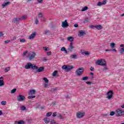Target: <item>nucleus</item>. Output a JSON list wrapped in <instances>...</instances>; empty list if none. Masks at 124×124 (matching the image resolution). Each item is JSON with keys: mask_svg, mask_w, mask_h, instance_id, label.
<instances>
[{"mask_svg": "<svg viewBox=\"0 0 124 124\" xmlns=\"http://www.w3.org/2000/svg\"><path fill=\"white\" fill-rule=\"evenodd\" d=\"M24 68L25 69H32V70H34L36 68V65L32 64L31 62H28L25 65Z\"/></svg>", "mask_w": 124, "mask_h": 124, "instance_id": "nucleus-1", "label": "nucleus"}, {"mask_svg": "<svg viewBox=\"0 0 124 124\" xmlns=\"http://www.w3.org/2000/svg\"><path fill=\"white\" fill-rule=\"evenodd\" d=\"M36 56V53L33 52H30L28 53V56L27 57L29 61H32L35 59V56Z\"/></svg>", "mask_w": 124, "mask_h": 124, "instance_id": "nucleus-2", "label": "nucleus"}, {"mask_svg": "<svg viewBox=\"0 0 124 124\" xmlns=\"http://www.w3.org/2000/svg\"><path fill=\"white\" fill-rule=\"evenodd\" d=\"M95 64L101 66H105L106 65V61L104 59H99L96 61Z\"/></svg>", "mask_w": 124, "mask_h": 124, "instance_id": "nucleus-3", "label": "nucleus"}, {"mask_svg": "<svg viewBox=\"0 0 124 124\" xmlns=\"http://www.w3.org/2000/svg\"><path fill=\"white\" fill-rule=\"evenodd\" d=\"M124 115V110L121 108H118L116 110V116L117 117H122Z\"/></svg>", "mask_w": 124, "mask_h": 124, "instance_id": "nucleus-4", "label": "nucleus"}, {"mask_svg": "<svg viewBox=\"0 0 124 124\" xmlns=\"http://www.w3.org/2000/svg\"><path fill=\"white\" fill-rule=\"evenodd\" d=\"M85 114L83 111H79L77 113L76 117L78 119H82L85 117Z\"/></svg>", "mask_w": 124, "mask_h": 124, "instance_id": "nucleus-5", "label": "nucleus"}, {"mask_svg": "<svg viewBox=\"0 0 124 124\" xmlns=\"http://www.w3.org/2000/svg\"><path fill=\"white\" fill-rule=\"evenodd\" d=\"M83 72H84V68L83 67L78 68L76 71V73H77L78 76H80V75H82L83 74Z\"/></svg>", "mask_w": 124, "mask_h": 124, "instance_id": "nucleus-6", "label": "nucleus"}, {"mask_svg": "<svg viewBox=\"0 0 124 124\" xmlns=\"http://www.w3.org/2000/svg\"><path fill=\"white\" fill-rule=\"evenodd\" d=\"M113 91H109L108 92H107V98L108 99H111V98H112V97H113Z\"/></svg>", "mask_w": 124, "mask_h": 124, "instance_id": "nucleus-7", "label": "nucleus"}, {"mask_svg": "<svg viewBox=\"0 0 124 124\" xmlns=\"http://www.w3.org/2000/svg\"><path fill=\"white\" fill-rule=\"evenodd\" d=\"M36 34H37V32L34 31L33 32L29 37V39L30 40H33L34 39V37L36 36Z\"/></svg>", "mask_w": 124, "mask_h": 124, "instance_id": "nucleus-8", "label": "nucleus"}, {"mask_svg": "<svg viewBox=\"0 0 124 124\" xmlns=\"http://www.w3.org/2000/svg\"><path fill=\"white\" fill-rule=\"evenodd\" d=\"M25 97L24 95H19L17 96V101L21 102V101H24L25 100Z\"/></svg>", "mask_w": 124, "mask_h": 124, "instance_id": "nucleus-9", "label": "nucleus"}, {"mask_svg": "<svg viewBox=\"0 0 124 124\" xmlns=\"http://www.w3.org/2000/svg\"><path fill=\"white\" fill-rule=\"evenodd\" d=\"M69 25L68 23H67V20H65L64 21L62 22V28H67Z\"/></svg>", "mask_w": 124, "mask_h": 124, "instance_id": "nucleus-10", "label": "nucleus"}, {"mask_svg": "<svg viewBox=\"0 0 124 124\" xmlns=\"http://www.w3.org/2000/svg\"><path fill=\"white\" fill-rule=\"evenodd\" d=\"M34 70H36V72H43V71H44V67H40L38 68V67L36 66V68L34 69Z\"/></svg>", "mask_w": 124, "mask_h": 124, "instance_id": "nucleus-11", "label": "nucleus"}, {"mask_svg": "<svg viewBox=\"0 0 124 124\" xmlns=\"http://www.w3.org/2000/svg\"><path fill=\"white\" fill-rule=\"evenodd\" d=\"M11 3L9 1H7L6 2H5V3H3L2 5H1V7L3 8H4L5 7H6L7 6H8V5H10V4H11Z\"/></svg>", "mask_w": 124, "mask_h": 124, "instance_id": "nucleus-12", "label": "nucleus"}, {"mask_svg": "<svg viewBox=\"0 0 124 124\" xmlns=\"http://www.w3.org/2000/svg\"><path fill=\"white\" fill-rule=\"evenodd\" d=\"M74 49V46H73V44H72V43H71L68 48V51H70V52H72Z\"/></svg>", "mask_w": 124, "mask_h": 124, "instance_id": "nucleus-13", "label": "nucleus"}, {"mask_svg": "<svg viewBox=\"0 0 124 124\" xmlns=\"http://www.w3.org/2000/svg\"><path fill=\"white\" fill-rule=\"evenodd\" d=\"M57 118H60L61 119H64L65 117L64 116V114H61L58 113L57 114Z\"/></svg>", "mask_w": 124, "mask_h": 124, "instance_id": "nucleus-14", "label": "nucleus"}, {"mask_svg": "<svg viewBox=\"0 0 124 124\" xmlns=\"http://www.w3.org/2000/svg\"><path fill=\"white\" fill-rule=\"evenodd\" d=\"M106 4V0H104L103 2L99 1L97 4L98 6H101V5H104Z\"/></svg>", "mask_w": 124, "mask_h": 124, "instance_id": "nucleus-15", "label": "nucleus"}, {"mask_svg": "<svg viewBox=\"0 0 124 124\" xmlns=\"http://www.w3.org/2000/svg\"><path fill=\"white\" fill-rule=\"evenodd\" d=\"M86 34V32L84 31H79L78 35L79 36H83V35H85Z\"/></svg>", "mask_w": 124, "mask_h": 124, "instance_id": "nucleus-16", "label": "nucleus"}, {"mask_svg": "<svg viewBox=\"0 0 124 124\" xmlns=\"http://www.w3.org/2000/svg\"><path fill=\"white\" fill-rule=\"evenodd\" d=\"M20 20H22V18H16L13 20V21L14 23H18V22H20Z\"/></svg>", "mask_w": 124, "mask_h": 124, "instance_id": "nucleus-17", "label": "nucleus"}, {"mask_svg": "<svg viewBox=\"0 0 124 124\" xmlns=\"http://www.w3.org/2000/svg\"><path fill=\"white\" fill-rule=\"evenodd\" d=\"M29 94H30V95H32L33 94H35V90H30Z\"/></svg>", "mask_w": 124, "mask_h": 124, "instance_id": "nucleus-18", "label": "nucleus"}, {"mask_svg": "<svg viewBox=\"0 0 124 124\" xmlns=\"http://www.w3.org/2000/svg\"><path fill=\"white\" fill-rule=\"evenodd\" d=\"M95 29L98 30V31H100V30H102V26L99 25H95Z\"/></svg>", "mask_w": 124, "mask_h": 124, "instance_id": "nucleus-19", "label": "nucleus"}, {"mask_svg": "<svg viewBox=\"0 0 124 124\" xmlns=\"http://www.w3.org/2000/svg\"><path fill=\"white\" fill-rule=\"evenodd\" d=\"M20 110L21 111H27V110H28L27 109V108H26V107H25V106H21L20 107Z\"/></svg>", "mask_w": 124, "mask_h": 124, "instance_id": "nucleus-20", "label": "nucleus"}, {"mask_svg": "<svg viewBox=\"0 0 124 124\" xmlns=\"http://www.w3.org/2000/svg\"><path fill=\"white\" fill-rule=\"evenodd\" d=\"M61 51H62V52L64 51L65 54H67L68 53L67 50H66V49L64 47H62L61 49Z\"/></svg>", "mask_w": 124, "mask_h": 124, "instance_id": "nucleus-21", "label": "nucleus"}, {"mask_svg": "<svg viewBox=\"0 0 124 124\" xmlns=\"http://www.w3.org/2000/svg\"><path fill=\"white\" fill-rule=\"evenodd\" d=\"M71 59H73L74 60H75L77 59V55L76 54H72L71 55Z\"/></svg>", "mask_w": 124, "mask_h": 124, "instance_id": "nucleus-22", "label": "nucleus"}, {"mask_svg": "<svg viewBox=\"0 0 124 124\" xmlns=\"http://www.w3.org/2000/svg\"><path fill=\"white\" fill-rule=\"evenodd\" d=\"M71 69H73V66H67V72L71 70Z\"/></svg>", "mask_w": 124, "mask_h": 124, "instance_id": "nucleus-23", "label": "nucleus"}, {"mask_svg": "<svg viewBox=\"0 0 124 124\" xmlns=\"http://www.w3.org/2000/svg\"><path fill=\"white\" fill-rule=\"evenodd\" d=\"M44 121L46 124H48L50 122V119L45 118L44 119Z\"/></svg>", "mask_w": 124, "mask_h": 124, "instance_id": "nucleus-24", "label": "nucleus"}, {"mask_svg": "<svg viewBox=\"0 0 124 124\" xmlns=\"http://www.w3.org/2000/svg\"><path fill=\"white\" fill-rule=\"evenodd\" d=\"M4 86V81L3 80L0 79V87H3Z\"/></svg>", "mask_w": 124, "mask_h": 124, "instance_id": "nucleus-25", "label": "nucleus"}, {"mask_svg": "<svg viewBox=\"0 0 124 124\" xmlns=\"http://www.w3.org/2000/svg\"><path fill=\"white\" fill-rule=\"evenodd\" d=\"M120 53L121 54V55H123L124 53V47H121L120 49Z\"/></svg>", "mask_w": 124, "mask_h": 124, "instance_id": "nucleus-26", "label": "nucleus"}, {"mask_svg": "<svg viewBox=\"0 0 124 124\" xmlns=\"http://www.w3.org/2000/svg\"><path fill=\"white\" fill-rule=\"evenodd\" d=\"M73 39H74V38L73 37H69L67 38V40H68V41H73Z\"/></svg>", "mask_w": 124, "mask_h": 124, "instance_id": "nucleus-27", "label": "nucleus"}, {"mask_svg": "<svg viewBox=\"0 0 124 124\" xmlns=\"http://www.w3.org/2000/svg\"><path fill=\"white\" fill-rule=\"evenodd\" d=\"M10 70V67H6L4 69L5 72H8Z\"/></svg>", "mask_w": 124, "mask_h": 124, "instance_id": "nucleus-28", "label": "nucleus"}, {"mask_svg": "<svg viewBox=\"0 0 124 124\" xmlns=\"http://www.w3.org/2000/svg\"><path fill=\"white\" fill-rule=\"evenodd\" d=\"M62 69L65 70V71H66V72H67V66H66V65L62 66Z\"/></svg>", "mask_w": 124, "mask_h": 124, "instance_id": "nucleus-29", "label": "nucleus"}, {"mask_svg": "<svg viewBox=\"0 0 124 124\" xmlns=\"http://www.w3.org/2000/svg\"><path fill=\"white\" fill-rule=\"evenodd\" d=\"M89 79V77H83L81 79L82 81H87Z\"/></svg>", "mask_w": 124, "mask_h": 124, "instance_id": "nucleus-30", "label": "nucleus"}, {"mask_svg": "<svg viewBox=\"0 0 124 124\" xmlns=\"http://www.w3.org/2000/svg\"><path fill=\"white\" fill-rule=\"evenodd\" d=\"M39 23V21H38V18L37 17H36L35 19V24H36V25H38Z\"/></svg>", "mask_w": 124, "mask_h": 124, "instance_id": "nucleus-31", "label": "nucleus"}, {"mask_svg": "<svg viewBox=\"0 0 124 124\" xmlns=\"http://www.w3.org/2000/svg\"><path fill=\"white\" fill-rule=\"evenodd\" d=\"M58 74V71H55L53 73H52V76L53 77H56L57 76V74Z\"/></svg>", "mask_w": 124, "mask_h": 124, "instance_id": "nucleus-32", "label": "nucleus"}, {"mask_svg": "<svg viewBox=\"0 0 124 124\" xmlns=\"http://www.w3.org/2000/svg\"><path fill=\"white\" fill-rule=\"evenodd\" d=\"M110 46L111 48H115V46H116V44L114 43H111Z\"/></svg>", "mask_w": 124, "mask_h": 124, "instance_id": "nucleus-33", "label": "nucleus"}, {"mask_svg": "<svg viewBox=\"0 0 124 124\" xmlns=\"http://www.w3.org/2000/svg\"><path fill=\"white\" fill-rule=\"evenodd\" d=\"M43 80L45 82V83H48L49 80L47 79V78H43Z\"/></svg>", "mask_w": 124, "mask_h": 124, "instance_id": "nucleus-34", "label": "nucleus"}, {"mask_svg": "<svg viewBox=\"0 0 124 124\" xmlns=\"http://www.w3.org/2000/svg\"><path fill=\"white\" fill-rule=\"evenodd\" d=\"M108 68L106 66V65L105 66H104V68L103 69V71H107L108 70Z\"/></svg>", "mask_w": 124, "mask_h": 124, "instance_id": "nucleus-35", "label": "nucleus"}, {"mask_svg": "<svg viewBox=\"0 0 124 124\" xmlns=\"http://www.w3.org/2000/svg\"><path fill=\"white\" fill-rule=\"evenodd\" d=\"M114 115H116V110L115 111H111L110 112V114H109L110 116H114Z\"/></svg>", "mask_w": 124, "mask_h": 124, "instance_id": "nucleus-36", "label": "nucleus"}, {"mask_svg": "<svg viewBox=\"0 0 124 124\" xmlns=\"http://www.w3.org/2000/svg\"><path fill=\"white\" fill-rule=\"evenodd\" d=\"M27 18H28V17L26 15L22 16L21 17H20V18L21 19H22V20H26V19H27Z\"/></svg>", "mask_w": 124, "mask_h": 124, "instance_id": "nucleus-37", "label": "nucleus"}, {"mask_svg": "<svg viewBox=\"0 0 124 124\" xmlns=\"http://www.w3.org/2000/svg\"><path fill=\"white\" fill-rule=\"evenodd\" d=\"M16 91H17V89L16 88H15L11 91V93H14L16 92Z\"/></svg>", "mask_w": 124, "mask_h": 124, "instance_id": "nucleus-38", "label": "nucleus"}, {"mask_svg": "<svg viewBox=\"0 0 124 124\" xmlns=\"http://www.w3.org/2000/svg\"><path fill=\"white\" fill-rule=\"evenodd\" d=\"M1 105H3V106H5V105H6V101H2L1 102Z\"/></svg>", "mask_w": 124, "mask_h": 124, "instance_id": "nucleus-39", "label": "nucleus"}, {"mask_svg": "<svg viewBox=\"0 0 124 124\" xmlns=\"http://www.w3.org/2000/svg\"><path fill=\"white\" fill-rule=\"evenodd\" d=\"M43 49L46 51V52H47V51H49L50 50V48L49 47H44Z\"/></svg>", "mask_w": 124, "mask_h": 124, "instance_id": "nucleus-40", "label": "nucleus"}, {"mask_svg": "<svg viewBox=\"0 0 124 124\" xmlns=\"http://www.w3.org/2000/svg\"><path fill=\"white\" fill-rule=\"evenodd\" d=\"M28 54V51H25L22 54V57H26Z\"/></svg>", "mask_w": 124, "mask_h": 124, "instance_id": "nucleus-41", "label": "nucleus"}, {"mask_svg": "<svg viewBox=\"0 0 124 124\" xmlns=\"http://www.w3.org/2000/svg\"><path fill=\"white\" fill-rule=\"evenodd\" d=\"M52 115V112H49L46 114V117H50Z\"/></svg>", "mask_w": 124, "mask_h": 124, "instance_id": "nucleus-42", "label": "nucleus"}, {"mask_svg": "<svg viewBox=\"0 0 124 124\" xmlns=\"http://www.w3.org/2000/svg\"><path fill=\"white\" fill-rule=\"evenodd\" d=\"M86 10H88V6L84 7L82 10L81 11H86Z\"/></svg>", "mask_w": 124, "mask_h": 124, "instance_id": "nucleus-43", "label": "nucleus"}, {"mask_svg": "<svg viewBox=\"0 0 124 124\" xmlns=\"http://www.w3.org/2000/svg\"><path fill=\"white\" fill-rule=\"evenodd\" d=\"M20 42H22V43H25L26 42V39H21L20 40Z\"/></svg>", "mask_w": 124, "mask_h": 124, "instance_id": "nucleus-44", "label": "nucleus"}, {"mask_svg": "<svg viewBox=\"0 0 124 124\" xmlns=\"http://www.w3.org/2000/svg\"><path fill=\"white\" fill-rule=\"evenodd\" d=\"M46 54L47 56H51V55H52V52L51 51H47L46 52Z\"/></svg>", "mask_w": 124, "mask_h": 124, "instance_id": "nucleus-45", "label": "nucleus"}, {"mask_svg": "<svg viewBox=\"0 0 124 124\" xmlns=\"http://www.w3.org/2000/svg\"><path fill=\"white\" fill-rule=\"evenodd\" d=\"M89 28H90V29H95V25H90Z\"/></svg>", "mask_w": 124, "mask_h": 124, "instance_id": "nucleus-46", "label": "nucleus"}, {"mask_svg": "<svg viewBox=\"0 0 124 124\" xmlns=\"http://www.w3.org/2000/svg\"><path fill=\"white\" fill-rule=\"evenodd\" d=\"M57 112H55L52 114V117H56V116H57Z\"/></svg>", "mask_w": 124, "mask_h": 124, "instance_id": "nucleus-47", "label": "nucleus"}, {"mask_svg": "<svg viewBox=\"0 0 124 124\" xmlns=\"http://www.w3.org/2000/svg\"><path fill=\"white\" fill-rule=\"evenodd\" d=\"M35 98V96H29L28 98L29 99H31V98Z\"/></svg>", "mask_w": 124, "mask_h": 124, "instance_id": "nucleus-48", "label": "nucleus"}, {"mask_svg": "<svg viewBox=\"0 0 124 124\" xmlns=\"http://www.w3.org/2000/svg\"><path fill=\"white\" fill-rule=\"evenodd\" d=\"M43 15H42V13H39L38 14V16L37 17V18H41V17H42Z\"/></svg>", "mask_w": 124, "mask_h": 124, "instance_id": "nucleus-49", "label": "nucleus"}, {"mask_svg": "<svg viewBox=\"0 0 124 124\" xmlns=\"http://www.w3.org/2000/svg\"><path fill=\"white\" fill-rule=\"evenodd\" d=\"M51 124H56V121H55V120H53L50 122Z\"/></svg>", "mask_w": 124, "mask_h": 124, "instance_id": "nucleus-50", "label": "nucleus"}, {"mask_svg": "<svg viewBox=\"0 0 124 124\" xmlns=\"http://www.w3.org/2000/svg\"><path fill=\"white\" fill-rule=\"evenodd\" d=\"M18 124H25V122L23 121H18Z\"/></svg>", "mask_w": 124, "mask_h": 124, "instance_id": "nucleus-51", "label": "nucleus"}, {"mask_svg": "<svg viewBox=\"0 0 124 124\" xmlns=\"http://www.w3.org/2000/svg\"><path fill=\"white\" fill-rule=\"evenodd\" d=\"M48 86H49L48 83H45V84H44V87H45V88H47V87H48Z\"/></svg>", "mask_w": 124, "mask_h": 124, "instance_id": "nucleus-52", "label": "nucleus"}, {"mask_svg": "<svg viewBox=\"0 0 124 124\" xmlns=\"http://www.w3.org/2000/svg\"><path fill=\"white\" fill-rule=\"evenodd\" d=\"M48 32H49V31L46 30V31H44V33L45 34H47V33H48Z\"/></svg>", "mask_w": 124, "mask_h": 124, "instance_id": "nucleus-53", "label": "nucleus"}, {"mask_svg": "<svg viewBox=\"0 0 124 124\" xmlns=\"http://www.w3.org/2000/svg\"><path fill=\"white\" fill-rule=\"evenodd\" d=\"M85 55L86 56H89V55H90V53H89V52H88V51H86V52H85Z\"/></svg>", "mask_w": 124, "mask_h": 124, "instance_id": "nucleus-54", "label": "nucleus"}, {"mask_svg": "<svg viewBox=\"0 0 124 124\" xmlns=\"http://www.w3.org/2000/svg\"><path fill=\"white\" fill-rule=\"evenodd\" d=\"M90 70H91V71H94V67H91L90 68Z\"/></svg>", "mask_w": 124, "mask_h": 124, "instance_id": "nucleus-55", "label": "nucleus"}, {"mask_svg": "<svg viewBox=\"0 0 124 124\" xmlns=\"http://www.w3.org/2000/svg\"><path fill=\"white\" fill-rule=\"evenodd\" d=\"M42 0H37V1L38 3H41V2H42Z\"/></svg>", "mask_w": 124, "mask_h": 124, "instance_id": "nucleus-56", "label": "nucleus"}, {"mask_svg": "<svg viewBox=\"0 0 124 124\" xmlns=\"http://www.w3.org/2000/svg\"><path fill=\"white\" fill-rule=\"evenodd\" d=\"M88 22H89V20H88V18H86L84 21V23H88Z\"/></svg>", "mask_w": 124, "mask_h": 124, "instance_id": "nucleus-57", "label": "nucleus"}, {"mask_svg": "<svg viewBox=\"0 0 124 124\" xmlns=\"http://www.w3.org/2000/svg\"><path fill=\"white\" fill-rule=\"evenodd\" d=\"M111 51H112L113 52H117V50L115 48L110 49Z\"/></svg>", "mask_w": 124, "mask_h": 124, "instance_id": "nucleus-58", "label": "nucleus"}, {"mask_svg": "<svg viewBox=\"0 0 124 124\" xmlns=\"http://www.w3.org/2000/svg\"><path fill=\"white\" fill-rule=\"evenodd\" d=\"M3 33L2 32H0V37H1V36H3Z\"/></svg>", "mask_w": 124, "mask_h": 124, "instance_id": "nucleus-59", "label": "nucleus"}, {"mask_svg": "<svg viewBox=\"0 0 124 124\" xmlns=\"http://www.w3.org/2000/svg\"><path fill=\"white\" fill-rule=\"evenodd\" d=\"M120 47H121L122 48L124 47V44H122L120 45Z\"/></svg>", "mask_w": 124, "mask_h": 124, "instance_id": "nucleus-60", "label": "nucleus"}, {"mask_svg": "<svg viewBox=\"0 0 124 124\" xmlns=\"http://www.w3.org/2000/svg\"><path fill=\"white\" fill-rule=\"evenodd\" d=\"M41 21H46V19H45V18H44V17H42V18H41Z\"/></svg>", "mask_w": 124, "mask_h": 124, "instance_id": "nucleus-61", "label": "nucleus"}, {"mask_svg": "<svg viewBox=\"0 0 124 124\" xmlns=\"http://www.w3.org/2000/svg\"><path fill=\"white\" fill-rule=\"evenodd\" d=\"M74 27H75V28H78V24H76L74 25Z\"/></svg>", "mask_w": 124, "mask_h": 124, "instance_id": "nucleus-62", "label": "nucleus"}, {"mask_svg": "<svg viewBox=\"0 0 124 124\" xmlns=\"http://www.w3.org/2000/svg\"><path fill=\"white\" fill-rule=\"evenodd\" d=\"M5 43H9V42H10V41H8V40H6V41H5Z\"/></svg>", "mask_w": 124, "mask_h": 124, "instance_id": "nucleus-63", "label": "nucleus"}, {"mask_svg": "<svg viewBox=\"0 0 124 124\" xmlns=\"http://www.w3.org/2000/svg\"><path fill=\"white\" fill-rule=\"evenodd\" d=\"M15 124H19L18 121H15Z\"/></svg>", "mask_w": 124, "mask_h": 124, "instance_id": "nucleus-64", "label": "nucleus"}]
</instances>
